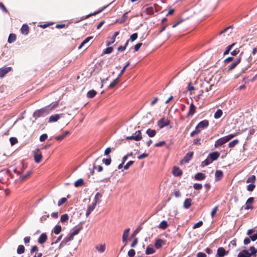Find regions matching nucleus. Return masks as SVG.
Returning a JSON list of instances; mask_svg holds the SVG:
<instances>
[{
	"instance_id": "nucleus-40",
	"label": "nucleus",
	"mask_w": 257,
	"mask_h": 257,
	"mask_svg": "<svg viewBox=\"0 0 257 257\" xmlns=\"http://www.w3.org/2000/svg\"><path fill=\"white\" fill-rule=\"evenodd\" d=\"M155 252V250L153 247L148 246L146 250V253L147 254H150L154 253Z\"/></svg>"
},
{
	"instance_id": "nucleus-2",
	"label": "nucleus",
	"mask_w": 257,
	"mask_h": 257,
	"mask_svg": "<svg viewBox=\"0 0 257 257\" xmlns=\"http://www.w3.org/2000/svg\"><path fill=\"white\" fill-rule=\"evenodd\" d=\"M142 138H143V137L142 136L141 131L139 130V131H136L133 135H132L131 136L126 137L125 138V139L127 140H133L136 141H141L142 139Z\"/></svg>"
},
{
	"instance_id": "nucleus-45",
	"label": "nucleus",
	"mask_w": 257,
	"mask_h": 257,
	"mask_svg": "<svg viewBox=\"0 0 257 257\" xmlns=\"http://www.w3.org/2000/svg\"><path fill=\"white\" fill-rule=\"evenodd\" d=\"M69 219V216L67 214H64L61 215L60 220L62 222H65Z\"/></svg>"
},
{
	"instance_id": "nucleus-51",
	"label": "nucleus",
	"mask_w": 257,
	"mask_h": 257,
	"mask_svg": "<svg viewBox=\"0 0 257 257\" xmlns=\"http://www.w3.org/2000/svg\"><path fill=\"white\" fill-rule=\"evenodd\" d=\"M255 185L254 184H250L247 186V190L248 191L252 192L255 188Z\"/></svg>"
},
{
	"instance_id": "nucleus-38",
	"label": "nucleus",
	"mask_w": 257,
	"mask_h": 257,
	"mask_svg": "<svg viewBox=\"0 0 257 257\" xmlns=\"http://www.w3.org/2000/svg\"><path fill=\"white\" fill-rule=\"evenodd\" d=\"M256 177L255 175H251L246 180V183H250L251 184H254L255 181Z\"/></svg>"
},
{
	"instance_id": "nucleus-33",
	"label": "nucleus",
	"mask_w": 257,
	"mask_h": 257,
	"mask_svg": "<svg viewBox=\"0 0 257 257\" xmlns=\"http://www.w3.org/2000/svg\"><path fill=\"white\" fill-rule=\"evenodd\" d=\"M168 226V224L166 220L162 221L159 224V228L162 229H165Z\"/></svg>"
},
{
	"instance_id": "nucleus-16",
	"label": "nucleus",
	"mask_w": 257,
	"mask_h": 257,
	"mask_svg": "<svg viewBox=\"0 0 257 257\" xmlns=\"http://www.w3.org/2000/svg\"><path fill=\"white\" fill-rule=\"evenodd\" d=\"M227 253L228 251H226L225 249L222 247H219L217 250V254L220 257L224 256L225 254H227Z\"/></svg>"
},
{
	"instance_id": "nucleus-55",
	"label": "nucleus",
	"mask_w": 257,
	"mask_h": 257,
	"mask_svg": "<svg viewBox=\"0 0 257 257\" xmlns=\"http://www.w3.org/2000/svg\"><path fill=\"white\" fill-rule=\"evenodd\" d=\"M113 50V49L112 47H107L104 51L103 53L104 54H110L111 53Z\"/></svg>"
},
{
	"instance_id": "nucleus-31",
	"label": "nucleus",
	"mask_w": 257,
	"mask_h": 257,
	"mask_svg": "<svg viewBox=\"0 0 257 257\" xmlns=\"http://www.w3.org/2000/svg\"><path fill=\"white\" fill-rule=\"evenodd\" d=\"M73 236L70 234L69 236L66 237L61 242V244H66L67 242L73 239Z\"/></svg>"
},
{
	"instance_id": "nucleus-14",
	"label": "nucleus",
	"mask_w": 257,
	"mask_h": 257,
	"mask_svg": "<svg viewBox=\"0 0 257 257\" xmlns=\"http://www.w3.org/2000/svg\"><path fill=\"white\" fill-rule=\"evenodd\" d=\"M119 35V32H115L113 36L110 38V40L106 42V45L107 46L112 44L115 41L116 37Z\"/></svg>"
},
{
	"instance_id": "nucleus-41",
	"label": "nucleus",
	"mask_w": 257,
	"mask_h": 257,
	"mask_svg": "<svg viewBox=\"0 0 257 257\" xmlns=\"http://www.w3.org/2000/svg\"><path fill=\"white\" fill-rule=\"evenodd\" d=\"M239 143V140L237 139H235L233 140L232 141L230 142L228 144V147L229 148H233L235 145H236Z\"/></svg>"
},
{
	"instance_id": "nucleus-9",
	"label": "nucleus",
	"mask_w": 257,
	"mask_h": 257,
	"mask_svg": "<svg viewBox=\"0 0 257 257\" xmlns=\"http://www.w3.org/2000/svg\"><path fill=\"white\" fill-rule=\"evenodd\" d=\"M253 201H254L253 197L249 198L246 202L245 206L244 207V209L246 210L249 209H252L253 207L252 206V204L253 202Z\"/></svg>"
},
{
	"instance_id": "nucleus-52",
	"label": "nucleus",
	"mask_w": 257,
	"mask_h": 257,
	"mask_svg": "<svg viewBox=\"0 0 257 257\" xmlns=\"http://www.w3.org/2000/svg\"><path fill=\"white\" fill-rule=\"evenodd\" d=\"M67 199L66 198L63 197L61 198L58 202V206H60L63 204H64L66 201Z\"/></svg>"
},
{
	"instance_id": "nucleus-10",
	"label": "nucleus",
	"mask_w": 257,
	"mask_h": 257,
	"mask_svg": "<svg viewBox=\"0 0 257 257\" xmlns=\"http://www.w3.org/2000/svg\"><path fill=\"white\" fill-rule=\"evenodd\" d=\"M193 156V152H189L187 153L184 158L182 159V162L187 163H188L189 161L191 159Z\"/></svg>"
},
{
	"instance_id": "nucleus-56",
	"label": "nucleus",
	"mask_w": 257,
	"mask_h": 257,
	"mask_svg": "<svg viewBox=\"0 0 257 257\" xmlns=\"http://www.w3.org/2000/svg\"><path fill=\"white\" fill-rule=\"evenodd\" d=\"M234 45V44H232L227 46L225 51L224 52L223 54L224 55H227V54H228L229 51H230V50L231 49L232 47H233V46Z\"/></svg>"
},
{
	"instance_id": "nucleus-7",
	"label": "nucleus",
	"mask_w": 257,
	"mask_h": 257,
	"mask_svg": "<svg viewBox=\"0 0 257 257\" xmlns=\"http://www.w3.org/2000/svg\"><path fill=\"white\" fill-rule=\"evenodd\" d=\"M106 7H103L102 9L96 11V12H94V13H90L85 16H84V17H82L81 19H80V21H82V20H85L88 18H89L91 16H95L97 14L100 13V12H101L102 11H103L105 8H106Z\"/></svg>"
},
{
	"instance_id": "nucleus-19",
	"label": "nucleus",
	"mask_w": 257,
	"mask_h": 257,
	"mask_svg": "<svg viewBox=\"0 0 257 257\" xmlns=\"http://www.w3.org/2000/svg\"><path fill=\"white\" fill-rule=\"evenodd\" d=\"M12 69L11 67H7L5 68L0 69V78H2L5 75L10 71Z\"/></svg>"
},
{
	"instance_id": "nucleus-47",
	"label": "nucleus",
	"mask_w": 257,
	"mask_h": 257,
	"mask_svg": "<svg viewBox=\"0 0 257 257\" xmlns=\"http://www.w3.org/2000/svg\"><path fill=\"white\" fill-rule=\"evenodd\" d=\"M58 105H59V103L58 101H55V102H52L49 106H48L49 107V111L56 108V107H57L58 106Z\"/></svg>"
},
{
	"instance_id": "nucleus-50",
	"label": "nucleus",
	"mask_w": 257,
	"mask_h": 257,
	"mask_svg": "<svg viewBox=\"0 0 257 257\" xmlns=\"http://www.w3.org/2000/svg\"><path fill=\"white\" fill-rule=\"evenodd\" d=\"M130 63L129 62H127L126 63L125 66L123 67L122 70L120 71V72L118 75L119 77H120L124 73V71H125L126 68L130 65Z\"/></svg>"
},
{
	"instance_id": "nucleus-22",
	"label": "nucleus",
	"mask_w": 257,
	"mask_h": 257,
	"mask_svg": "<svg viewBox=\"0 0 257 257\" xmlns=\"http://www.w3.org/2000/svg\"><path fill=\"white\" fill-rule=\"evenodd\" d=\"M223 176V172L221 170H217L215 173V177L216 181L220 180Z\"/></svg>"
},
{
	"instance_id": "nucleus-28",
	"label": "nucleus",
	"mask_w": 257,
	"mask_h": 257,
	"mask_svg": "<svg viewBox=\"0 0 257 257\" xmlns=\"http://www.w3.org/2000/svg\"><path fill=\"white\" fill-rule=\"evenodd\" d=\"M119 76L116 78L115 79H114L109 85V88H114L119 82Z\"/></svg>"
},
{
	"instance_id": "nucleus-49",
	"label": "nucleus",
	"mask_w": 257,
	"mask_h": 257,
	"mask_svg": "<svg viewBox=\"0 0 257 257\" xmlns=\"http://www.w3.org/2000/svg\"><path fill=\"white\" fill-rule=\"evenodd\" d=\"M128 42H129V40H127L126 43H125V44L124 46H120L118 48H117V50L118 51H124L125 49H126V47L128 45Z\"/></svg>"
},
{
	"instance_id": "nucleus-6",
	"label": "nucleus",
	"mask_w": 257,
	"mask_h": 257,
	"mask_svg": "<svg viewBox=\"0 0 257 257\" xmlns=\"http://www.w3.org/2000/svg\"><path fill=\"white\" fill-rule=\"evenodd\" d=\"M240 60L241 58L239 57L234 60L233 62L228 66V70L231 71L235 68V67L240 63Z\"/></svg>"
},
{
	"instance_id": "nucleus-59",
	"label": "nucleus",
	"mask_w": 257,
	"mask_h": 257,
	"mask_svg": "<svg viewBox=\"0 0 257 257\" xmlns=\"http://www.w3.org/2000/svg\"><path fill=\"white\" fill-rule=\"evenodd\" d=\"M203 225V221H200L196 223H195L193 226V228H197L201 227Z\"/></svg>"
},
{
	"instance_id": "nucleus-62",
	"label": "nucleus",
	"mask_w": 257,
	"mask_h": 257,
	"mask_svg": "<svg viewBox=\"0 0 257 257\" xmlns=\"http://www.w3.org/2000/svg\"><path fill=\"white\" fill-rule=\"evenodd\" d=\"M48 138V136L46 134L42 135L40 137V141L41 142L45 141Z\"/></svg>"
},
{
	"instance_id": "nucleus-23",
	"label": "nucleus",
	"mask_w": 257,
	"mask_h": 257,
	"mask_svg": "<svg viewBox=\"0 0 257 257\" xmlns=\"http://www.w3.org/2000/svg\"><path fill=\"white\" fill-rule=\"evenodd\" d=\"M251 256V254H249L248 251L243 250L238 254L237 257H250Z\"/></svg>"
},
{
	"instance_id": "nucleus-24",
	"label": "nucleus",
	"mask_w": 257,
	"mask_h": 257,
	"mask_svg": "<svg viewBox=\"0 0 257 257\" xmlns=\"http://www.w3.org/2000/svg\"><path fill=\"white\" fill-rule=\"evenodd\" d=\"M102 197V195L100 193L97 192L94 197V202L93 203H95L96 205L97 203H100L101 201V198Z\"/></svg>"
},
{
	"instance_id": "nucleus-48",
	"label": "nucleus",
	"mask_w": 257,
	"mask_h": 257,
	"mask_svg": "<svg viewBox=\"0 0 257 257\" xmlns=\"http://www.w3.org/2000/svg\"><path fill=\"white\" fill-rule=\"evenodd\" d=\"M237 136V134H230L228 136L224 137L226 142H228L229 140Z\"/></svg>"
},
{
	"instance_id": "nucleus-17",
	"label": "nucleus",
	"mask_w": 257,
	"mask_h": 257,
	"mask_svg": "<svg viewBox=\"0 0 257 257\" xmlns=\"http://www.w3.org/2000/svg\"><path fill=\"white\" fill-rule=\"evenodd\" d=\"M227 143L224 137L221 138L217 140L215 143V147H218Z\"/></svg>"
},
{
	"instance_id": "nucleus-29",
	"label": "nucleus",
	"mask_w": 257,
	"mask_h": 257,
	"mask_svg": "<svg viewBox=\"0 0 257 257\" xmlns=\"http://www.w3.org/2000/svg\"><path fill=\"white\" fill-rule=\"evenodd\" d=\"M146 133L149 137H153L156 135V131L155 130H152L151 128H148L146 131Z\"/></svg>"
},
{
	"instance_id": "nucleus-3",
	"label": "nucleus",
	"mask_w": 257,
	"mask_h": 257,
	"mask_svg": "<svg viewBox=\"0 0 257 257\" xmlns=\"http://www.w3.org/2000/svg\"><path fill=\"white\" fill-rule=\"evenodd\" d=\"M42 155L39 149H36L34 151V157L35 162L39 163L42 159Z\"/></svg>"
},
{
	"instance_id": "nucleus-5",
	"label": "nucleus",
	"mask_w": 257,
	"mask_h": 257,
	"mask_svg": "<svg viewBox=\"0 0 257 257\" xmlns=\"http://www.w3.org/2000/svg\"><path fill=\"white\" fill-rule=\"evenodd\" d=\"M170 120L166 118L163 117L158 122V125L160 128H162L170 124Z\"/></svg>"
},
{
	"instance_id": "nucleus-34",
	"label": "nucleus",
	"mask_w": 257,
	"mask_h": 257,
	"mask_svg": "<svg viewBox=\"0 0 257 257\" xmlns=\"http://www.w3.org/2000/svg\"><path fill=\"white\" fill-rule=\"evenodd\" d=\"M96 249L98 251L101 253L103 252L105 250V244H103L96 246Z\"/></svg>"
},
{
	"instance_id": "nucleus-61",
	"label": "nucleus",
	"mask_w": 257,
	"mask_h": 257,
	"mask_svg": "<svg viewBox=\"0 0 257 257\" xmlns=\"http://www.w3.org/2000/svg\"><path fill=\"white\" fill-rule=\"evenodd\" d=\"M135 254H136L135 250L134 249H130L128 251V255L130 257H133V256H134Z\"/></svg>"
},
{
	"instance_id": "nucleus-11",
	"label": "nucleus",
	"mask_w": 257,
	"mask_h": 257,
	"mask_svg": "<svg viewBox=\"0 0 257 257\" xmlns=\"http://www.w3.org/2000/svg\"><path fill=\"white\" fill-rule=\"evenodd\" d=\"M196 109V107L195 105L193 103H192L190 105L189 110L187 114V117H189L190 116H192L195 113Z\"/></svg>"
},
{
	"instance_id": "nucleus-13",
	"label": "nucleus",
	"mask_w": 257,
	"mask_h": 257,
	"mask_svg": "<svg viewBox=\"0 0 257 257\" xmlns=\"http://www.w3.org/2000/svg\"><path fill=\"white\" fill-rule=\"evenodd\" d=\"M219 156L220 154L218 152H214L210 153L208 156V158L212 162L213 161L216 160Z\"/></svg>"
},
{
	"instance_id": "nucleus-26",
	"label": "nucleus",
	"mask_w": 257,
	"mask_h": 257,
	"mask_svg": "<svg viewBox=\"0 0 257 257\" xmlns=\"http://www.w3.org/2000/svg\"><path fill=\"white\" fill-rule=\"evenodd\" d=\"M194 178L196 180H203L205 178V175L202 173H198L195 174Z\"/></svg>"
},
{
	"instance_id": "nucleus-21",
	"label": "nucleus",
	"mask_w": 257,
	"mask_h": 257,
	"mask_svg": "<svg viewBox=\"0 0 257 257\" xmlns=\"http://www.w3.org/2000/svg\"><path fill=\"white\" fill-rule=\"evenodd\" d=\"M192 205V199L190 198L186 199L183 203V207L186 209L189 208Z\"/></svg>"
},
{
	"instance_id": "nucleus-36",
	"label": "nucleus",
	"mask_w": 257,
	"mask_h": 257,
	"mask_svg": "<svg viewBox=\"0 0 257 257\" xmlns=\"http://www.w3.org/2000/svg\"><path fill=\"white\" fill-rule=\"evenodd\" d=\"M93 39V37H88L85 39V40L81 43L78 47V49H81L84 45L87 43L90 40Z\"/></svg>"
},
{
	"instance_id": "nucleus-63",
	"label": "nucleus",
	"mask_w": 257,
	"mask_h": 257,
	"mask_svg": "<svg viewBox=\"0 0 257 257\" xmlns=\"http://www.w3.org/2000/svg\"><path fill=\"white\" fill-rule=\"evenodd\" d=\"M133 161H130L126 163V164L125 166H124V169L127 170L131 165L133 164Z\"/></svg>"
},
{
	"instance_id": "nucleus-39",
	"label": "nucleus",
	"mask_w": 257,
	"mask_h": 257,
	"mask_svg": "<svg viewBox=\"0 0 257 257\" xmlns=\"http://www.w3.org/2000/svg\"><path fill=\"white\" fill-rule=\"evenodd\" d=\"M222 111L221 109H217V111L214 113V117L216 119H218L222 116Z\"/></svg>"
},
{
	"instance_id": "nucleus-60",
	"label": "nucleus",
	"mask_w": 257,
	"mask_h": 257,
	"mask_svg": "<svg viewBox=\"0 0 257 257\" xmlns=\"http://www.w3.org/2000/svg\"><path fill=\"white\" fill-rule=\"evenodd\" d=\"M193 187L196 190H200L202 188V185L201 184L195 183L193 185Z\"/></svg>"
},
{
	"instance_id": "nucleus-12",
	"label": "nucleus",
	"mask_w": 257,
	"mask_h": 257,
	"mask_svg": "<svg viewBox=\"0 0 257 257\" xmlns=\"http://www.w3.org/2000/svg\"><path fill=\"white\" fill-rule=\"evenodd\" d=\"M47 239V235L46 233H42L40 236H39L38 242L41 244H44Z\"/></svg>"
},
{
	"instance_id": "nucleus-27",
	"label": "nucleus",
	"mask_w": 257,
	"mask_h": 257,
	"mask_svg": "<svg viewBox=\"0 0 257 257\" xmlns=\"http://www.w3.org/2000/svg\"><path fill=\"white\" fill-rule=\"evenodd\" d=\"M60 118L58 114L52 115L49 117V122H56Z\"/></svg>"
},
{
	"instance_id": "nucleus-43",
	"label": "nucleus",
	"mask_w": 257,
	"mask_h": 257,
	"mask_svg": "<svg viewBox=\"0 0 257 257\" xmlns=\"http://www.w3.org/2000/svg\"><path fill=\"white\" fill-rule=\"evenodd\" d=\"M145 12L148 15H153L154 13V8L152 7H149L145 9Z\"/></svg>"
},
{
	"instance_id": "nucleus-32",
	"label": "nucleus",
	"mask_w": 257,
	"mask_h": 257,
	"mask_svg": "<svg viewBox=\"0 0 257 257\" xmlns=\"http://www.w3.org/2000/svg\"><path fill=\"white\" fill-rule=\"evenodd\" d=\"M16 34L12 33V34H10V35L9 36L8 42L9 43H12L15 42L16 41Z\"/></svg>"
},
{
	"instance_id": "nucleus-30",
	"label": "nucleus",
	"mask_w": 257,
	"mask_h": 257,
	"mask_svg": "<svg viewBox=\"0 0 257 257\" xmlns=\"http://www.w3.org/2000/svg\"><path fill=\"white\" fill-rule=\"evenodd\" d=\"M96 94H97V92L95 90L92 89V90H89L87 92V96L88 98H92L96 95Z\"/></svg>"
},
{
	"instance_id": "nucleus-37",
	"label": "nucleus",
	"mask_w": 257,
	"mask_h": 257,
	"mask_svg": "<svg viewBox=\"0 0 257 257\" xmlns=\"http://www.w3.org/2000/svg\"><path fill=\"white\" fill-rule=\"evenodd\" d=\"M84 180L82 179H79L74 183V186L76 187H78L82 186L84 184Z\"/></svg>"
},
{
	"instance_id": "nucleus-64",
	"label": "nucleus",
	"mask_w": 257,
	"mask_h": 257,
	"mask_svg": "<svg viewBox=\"0 0 257 257\" xmlns=\"http://www.w3.org/2000/svg\"><path fill=\"white\" fill-rule=\"evenodd\" d=\"M212 161L210 160V159L208 157L207 159L205 160L203 162H202V164L205 166H207L210 164Z\"/></svg>"
},
{
	"instance_id": "nucleus-35",
	"label": "nucleus",
	"mask_w": 257,
	"mask_h": 257,
	"mask_svg": "<svg viewBox=\"0 0 257 257\" xmlns=\"http://www.w3.org/2000/svg\"><path fill=\"white\" fill-rule=\"evenodd\" d=\"M32 170L29 171L28 172H27V173L26 175L21 176L20 177V180L21 181H24V180L27 179L29 177V176L32 174Z\"/></svg>"
},
{
	"instance_id": "nucleus-25",
	"label": "nucleus",
	"mask_w": 257,
	"mask_h": 257,
	"mask_svg": "<svg viewBox=\"0 0 257 257\" xmlns=\"http://www.w3.org/2000/svg\"><path fill=\"white\" fill-rule=\"evenodd\" d=\"M130 230V228L125 229L124 230L123 235H122V238L123 242H125L126 241V240L128 237V235H129Z\"/></svg>"
},
{
	"instance_id": "nucleus-42",
	"label": "nucleus",
	"mask_w": 257,
	"mask_h": 257,
	"mask_svg": "<svg viewBox=\"0 0 257 257\" xmlns=\"http://www.w3.org/2000/svg\"><path fill=\"white\" fill-rule=\"evenodd\" d=\"M25 247L23 245H20L18 246L17 248V253L18 254H22L25 252Z\"/></svg>"
},
{
	"instance_id": "nucleus-58",
	"label": "nucleus",
	"mask_w": 257,
	"mask_h": 257,
	"mask_svg": "<svg viewBox=\"0 0 257 257\" xmlns=\"http://www.w3.org/2000/svg\"><path fill=\"white\" fill-rule=\"evenodd\" d=\"M102 162L106 165H109V164H110L111 160L110 156H109V158L103 159L102 160Z\"/></svg>"
},
{
	"instance_id": "nucleus-1",
	"label": "nucleus",
	"mask_w": 257,
	"mask_h": 257,
	"mask_svg": "<svg viewBox=\"0 0 257 257\" xmlns=\"http://www.w3.org/2000/svg\"><path fill=\"white\" fill-rule=\"evenodd\" d=\"M49 107L46 106L39 110H36L33 114V116L36 119L40 117H44L49 113Z\"/></svg>"
},
{
	"instance_id": "nucleus-20",
	"label": "nucleus",
	"mask_w": 257,
	"mask_h": 257,
	"mask_svg": "<svg viewBox=\"0 0 257 257\" xmlns=\"http://www.w3.org/2000/svg\"><path fill=\"white\" fill-rule=\"evenodd\" d=\"M21 33L24 35H27L29 32V27L27 24H24L21 29Z\"/></svg>"
},
{
	"instance_id": "nucleus-15",
	"label": "nucleus",
	"mask_w": 257,
	"mask_h": 257,
	"mask_svg": "<svg viewBox=\"0 0 257 257\" xmlns=\"http://www.w3.org/2000/svg\"><path fill=\"white\" fill-rule=\"evenodd\" d=\"M172 173L175 176H180L182 174V171L178 167H174Z\"/></svg>"
},
{
	"instance_id": "nucleus-53",
	"label": "nucleus",
	"mask_w": 257,
	"mask_h": 257,
	"mask_svg": "<svg viewBox=\"0 0 257 257\" xmlns=\"http://www.w3.org/2000/svg\"><path fill=\"white\" fill-rule=\"evenodd\" d=\"M10 141L12 146H14L18 143V139L15 137H11L10 139Z\"/></svg>"
},
{
	"instance_id": "nucleus-4",
	"label": "nucleus",
	"mask_w": 257,
	"mask_h": 257,
	"mask_svg": "<svg viewBox=\"0 0 257 257\" xmlns=\"http://www.w3.org/2000/svg\"><path fill=\"white\" fill-rule=\"evenodd\" d=\"M209 125V121L207 119H204L200 122L198 123V124L197 125L196 127L200 131V132L203 129H204L205 128H206Z\"/></svg>"
},
{
	"instance_id": "nucleus-46",
	"label": "nucleus",
	"mask_w": 257,
	"mask_h": 257,
	"mask_svg": "<svg viewBox=\"0 0 257 257\" xmlns=\"http://www.w3.org/2000/svg\"><path fill=\"white\" fill-rule=\"evenodd\" d=\"M82 228V227L81 226H79V227L75 228L74 230L70 234L74 237L75 235L79 233Z\"/></svg>"
},
{
	"instance_id": "nucleus-57",
	"label": "nucleus",
	"mask_w": 257,
	"mask_h": 257,
	"mask_svg": "<svg viewBox=\"0 0 257 257\" xmlns=\"http://www.w3.org/2000/svg\"><path fill=\"white\" fill-rule=\"evenodd\" d=\"M249 250L251 251L249 254H251V255L255 256H256V251L255 249V248L254 246H250L249 248Z\"/></svg>"
},
{
	"instance_id": "nucleus-18",
	"label": "nucleus",
	"mask_w": 257,
	"mask_h": 257,
	"mask_svg": "<svg viewBox=\"0 0 257 257\" xmlns=\"http://www.w3.org/2000/svg\"><path fill=\"white\" fill-rule=\"evenodd\" d=\"M165 244V241L161 239H158L156 240L155 243V246L157 249L161 248L163 245Z\"/></svg>"
},
{
	"instance_id": "nucleus-8",
	"label": "nucleus",
	"mask_w": 257,
	"mask_h": 257,
	"mask_svg": "<svg viewBox=\"0 0 257 257\" xmlns=\"http://www.w3.org/2000/svg\"><path fill=\"white\" fill-rule=\"evenodd\" d=\"M96 205L95 203H92L90 204H89L87 206V209L86 212V216H88L93 211V210L95 209Z\"/></svg>"
},
{
	"instance_id": "nucleus-54",
	"label": "nucleus",
	"mask_w": 257,
	"mask_h": 257,
	"mask_svg": "<svg viewBox=\"0 0 257 257\" xmlns=\"http://www.w3.org/2000/svg\"><path fill=\"white\" fill-rule=\"evenodd\" d=\"M138 35L137 33H134L130 36L129 41L131 40L132 42L135 41L138 38Z\"/></svg>"
},
{
	"instance_id": "nucleus-44",
	"label": "nucleus",
	"mask_w": 257,
	"mask_h": 257,
	"mask_svg": "<svg viewBox=\"0 0 257 257\" xmlns=\"http://www.w3.org/2000/svg\"><path fill=\"white\" fill-rule=\"evenodd\" d=\"M61 231V226L59 225H56L54 228V232L58 234Z\"/></svg>"
}]
</instances>
